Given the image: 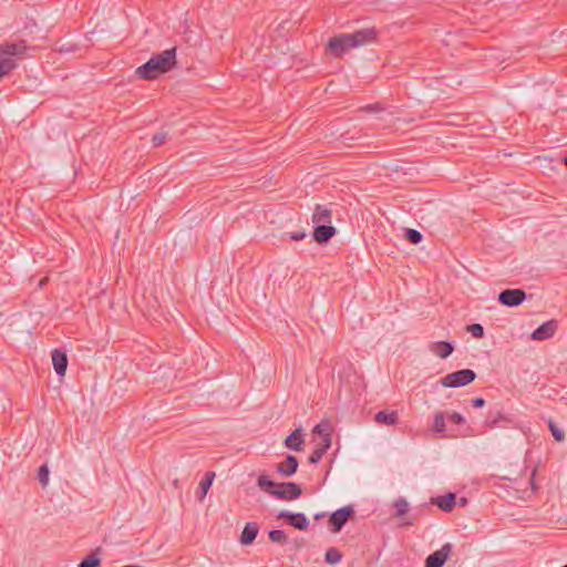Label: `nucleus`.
<instances>
[{"mask_svg": "<svg viewBox=\"0 0 567 567\" xmlns=\"http://www.w3.org/2000/svg\"><path fill=\"white\" fill-rule=\"evenodd\" d=\"M298 466V458L295 455L288 454L282 462L276 465V472L284 477H290L296 474Z\"/></svg>", "mask_w": 567, "mask_h": 567, "instance_id": "nucleus-10", "label": "nucleus"}, {"mask_svg": "<svg viewBox=\"0 0 567 567\" xmlns=\"http://www.w3.org/2000/svg\"><path fill=\"white\" fill-rule=\"evenodd\" d=\"M453 551V545L445 543L439 550L430 554L424 561V567H443Z\"/></svg>", "mask_w": 567, "mask_h": 567, "instance_id": "nucleus-6", "label": "nucleus"}, {"mask_svg": "<svg viewBox=\"0 0 567 567\" xmlns=\"http://www.w3.org/2000/svg\"><path fill=\"white\" fill-rule=\"evenodd\" d=\"M324 454H322L321 449H315V451L310 454L308 461L310 464H317L320 462Z\"/></svg>", "mask_w": 567, "mask_h": 567, "instance_id": "nucleus-33", "label": "nucleus"}, {"mask_svg": "<svg viewBox=\"0 0 567 567\" xmlns=\"http://www.w3.org/2000/svg\"><path fill=\"white\" fill-rule=\"evenodd\" d=\"M259 533V525L256 522H249L245 525L241 535L240 543L245 546L250 545L256 539Z\"/></svg>", "mask_w": 567, "mask_h": 567, "instance_id": "nucleus-15", "label": "nucleus"}, {"mask_svg": "<svg viewBox=\"0 0 567 567\" xmlns=\"http://www.w3.org/2000/svg\"><path fill=\"white\" fill-rule=\"evenodd\" d=\"M277 518L286 519L290 526L299 530H306L309 526V520L303 513H291L289 511H281L277 515Z\"/></svg>", "mask_w": 567, "mask_h": 567, "instance_id": "nucleus-9", "label": "nucleus"}, {"mask_svg": "<svg viewBox=\"0 0 567 567\" xmlns=\"http://www.w3.org/2000/svg\"><path fill=\"white\" fill-rule=\"evenodd\" d=\"M498 301L501 305L514 308L522 305L526 300V292L523 289H505L499 292Z\"/></svg>", "mask_w": 567, "mask_h": 567, "instance_id": "nucleus-7", "label": "nucleus"}, {"mask_svg": "<svg viewBox=\"0 0 567 567\" xmlns=\"http://www.w3.org/2000/svg\"><path fill=\"white\" fill-rule=\"evenodd\" d=\"M101 551V547L95 548L89 556H86L79 563L78 567H100Z\"/></svg>", "mask_w": 567, "mask_h": 567, "instance_id": "nucleus-20", "label": "nucleus"}, {"mask_svg": "<svg viewBox=\"0 0 567 567\" xmlns=\"http://www.w3.org/2000/svg\"><path fill=\"white\" fill-rule=\"evenodd\" d=\"M284 444L287 449L292 450L295 452H300L303 450L305 445V436L301 429H296L292 431L284 441Z\"/></svg>", "mask_w": 567, "mask_h": 567, "instance_id": "nucleus-12", "label": "nucleus"}, {"mask_svg": "<svg viewBox=\"0 0 567 567\" xmlns=\"http://www.w3.org/2000/svg\"><path fill=\"white\" fill-rule=\"evenodd\" d=\"M557 329V322L555 320H549L540 324L537 329H535L532 333V339L537 341H544L551 338Z\"/></svg>", "mask_w": 567, "mask_h": 567, "instance_id": "nucleus-11", "label": "nucleus"}, {"mask_svg": "<svg viewBox=\"0 0 567 567\" xmlns=\"http://www.w3.org/2000/svg\"><path fill=\"white\" fill-rule=\"evenodd\" d=\"M331 446V435L330 433H323L322 439H320V442L317 443L316 449H321L322 454H326V452Z\"/></svg>", "mask_w": 567, "mask_h": 567, "instance_id": "nucleus-28", "label": "nucleus"}, {"mask_svg": "<svg viewBox=\"0 0 567 567\" xmlns=\"http://www.w3.org/2000/svg\"><path fill=\"white\" fill-rule=\"evenodd\" d=\"M476 379V373L471 369H462L446 374L441 379V384L445 388H458L472 383Z\"/></svg>", "mask_w": 567, "mask_h": 567, "instance_id": "nucleus-5", "label": "nucleus"}, {"mask_svg": "<svg viewBox=\"0 0 567 567\" xmlns=\"http://www.w3.org/2000/svg\"><path fill=\"white\" fill-rule=\"evenodd\" d=\"M167 140V133L166 132H158L153 135L152 137V144L154 147H158L163 145Z\"/></svg>", "mask_w": 567, "mask_h": 567, "instance_id": "nucleus-31", "label": "nucleus"}, {"mask_svg": "<svg viewBox=\"0 0 567 567\" xmlns=\"http://www.w3.org/2000/svg\"><path fill=\"white\" fill-rule=\"evenodd\" d=\"M432 430L436 433L445 432V415L443 412H436L434 414Z\"/></svg>", "mask_w": 567, "mask_h": 567, "instance_id": "nucleus-22", "label": "nucleus"}, {"mask_svg": "<svg viewBox=\"0 0 567 567\" xmlns=\"http://www.w3.org/2000/svg\"><path fill=\"white\" fill-rule=\"evenodd\" d=\"M374 421L382 425H395L399 422V413L394 410H382L374 415Z\"/></svg>", "mask_w": 567, "mask_h": 567, "instance_id": "nucleus-17", "label": "nucleus"}, {"mask_svg": "<svg viewBox=\"0 0 567 567\" xmlns=\"http://www.w3.org/2000/svg\"><path fill=\"white\" fill-rule=\"evenodd\" d=\"M467 331L476 339H482L484 337V328L480 323H473L467 327Z\"/></svg>", "mask_w": 567, "mask_h": 567, "instance_id": "nucleus-29", "label": "nucleus"}, {"mask_svg": "<svg viewBox=\"0 0 567 567\" xmlns=\"http://www.w3.org/2000/svg\"><path fill=\"white\" fill-rule=\"evenodd\" d=\"M324 516H326V513H317V514L315 515V519H316V520H319V519L323 518Z\"/></svg>", "mask_w": 567, "mask_h": 567, "instance_id": "nucleus-38", "label": "nucleus"}, {"mask_svg": "<svg viewBox=\"0 0 567 567\" xmlns=\"http://www.w3.org/2000/svg\"><path fill=\"white\" fill-rule=\"evenodd\" d=\"M472 405L474 408H483L485 405V400L483 398H475L472 400Z\"/></svg>", "mask_w": 567, "mask_h": 567, "instance_id": "nucleus-37", "label": "nucleus"}, {"mask_svg": "<svg viewBox=\"0 0 567 567\" xmlns=\"http://www.w3.org/2000/svg\"><path fill=\"white\" fill-rule=\"evenodd\" d=\"M353 515L354 509L351 506H344L333 512L329 517L331 530L333 533L340 532Z\"/></svg>", "mask_w": 567, "mask_h": 567, "instance_id": "nucleus-8", "label": "nucleus"}, {"mask_svg": "<svg viewBox=\"0 0 567 567\" xmlns=\"http://www.w3.org/2000/svg\"><path fill=\"white\" fill-rule=\"evenodd\" d=\"M450 420H451V422H453L455 424H463V423H465L464 416L461 413H457V412H453L450 415Z\"/></svg>", "mask_w": 567, "mask_h": 567, "instance_id": "nucleus-36", "label": "nucleus"}, {"mask_svg": "<svg viewBox=\"0 0 567 567\" xmlns=\"http://www.w3.org/2000/svg\"><path fill=\"white\" fill-rule=\"evenodd\" d=\"M285 235L288 236L289 239L293 241L302 240L307 236L306 231H291L286 233Z\"/></svg>", "mask_w": 567, "mask_h": 567, "instance_id": "nucleus-34", "label": "nucleus"}, {"mask_svg": "<svg viewBox=\"0 0 567 567\" xmlns=\"http://www.w3.org/2000/svg\"><path fill=\"white\" fill-rule=\"evenodd\" d=\"M173 485L175 488H178L179 487V481L176 478L173 481Z\"/></svg>", "mask_w": 567, "mask_h": 567, "instance_id": "nucleus-40", "label": "nucleus"}, {"mask_svg": "<svg viewBox=\"0 0 567 567\" xmlns=\"http://www.w3.org/2000/svg\"><path fill=\"white\" fill-rule=\"evenodd\" d=\"M503 420H505V416L501 412H498L494 417H492L487 421V425L489 427L494 429V427L498 426V423Z\"/></svg>", "mask_w": 567, "mask_h": 567, "instance_id": "nucleus-35", "label": "nucleus"}, {"mask_svg": "<svg viewBox=\"0 0 567 567\" xmlns=\"http://www.w3.org/2000/svg\"><path fill=\"white\" fill-rule=\"evenodd\" d=\"M49 467L45 464L41 465L38 470V480L43 487H45L49 483Z\"/></svg>", "mask_w": 567, "mask_h": 567, "instance_id": "nucleus-26", "label": "nucleus"}, {"mask_svg": "<svg viewBox=\"0 0 567 567\" xmlns=\"http://www.w3.org/2000/svg\"><path fill=\"white\" fill-rule=\"evenodd\" d=\"M268 537L274 543H285L287 540L286 533L280 529H272L268 533Z\"/></svg>", "mask_w": 567, "mask_h": 567, "instance_id": "nucleus-27", "label": "nucleus"}, {"mask_svg": "<svg viewBox=\"0 0 567 567\" xmlns=\"http://www.w3.org/2000/svg\"><path fill=\"white\" fill-rule=\"evenodd\" d=\"M549 430L551 432V435L555 437L556 441L561 442L565 439V433L561 429H559L553 421H549Z\"/></svg>", "mask_w": 567, "mask_h": 567, "instance_id": "nucleus-30", "label": "nucleus"}, {"mask_svg": "<svg viewBox=\"0 0 567 567\" xmlns=\"http://www.w3.org/2000/svg\"><path fill=\"white\" fill-rule=\"evenodd\" d=\"M336 234V228L330 225L318 224L313 229V239L319 244L328 243Z\"/></svg>", "mask_w": 567, "mask_h": 567, "instance_id": "nucleus-13", "label": "nucleus"}, {"mask_svg": "<svg viewBox=\"0 0 567 567\" xmlns=\"http://www.w3.org/2000/svg\"><path fill=\"white\" fill-rule=\"evenodd\" d=\"M52 363L58 375L63 377L68 368V357L64 350L54 349L52 352Z\"/></svg>", "mask_w": 567, "mask_h": 567, "instance_id": "nucleus-14", "label": "nucleus"}, {"mask_svg": "<svg viewBox=\"0 0 567 567\" xmlns=\"http://www.w3.org/2000/svg\"><path fill=\"white\" fill-rule=\"evenodd\" d=\"M433 503L443 512H451L456 505V495L454 493H447L442 496H437L433 499Z\"/></svg>", "mask_w": 567, "mask_h": 567, "instance_id": "nucleus-18", "label": "nucleus"}, {"mask_svg": "<svg viewBox=\"0 0 567 567\" xmlns=\"http://www.w3.org/2000/svg\"><path fill=\"white\" fill-rule=\"evenodd\" d=\"M176 48L173 47L153 54L148 61L136 69L135 74L147 81L157 79L161 74L169 72L176 66Z\"/></svg>", "mask_w": 567, "mask_h": 567, "instance_id": "nucleus-2", "label": "nucleus"}, {"mask_svg": "<svg viewBox=\"0 0 567 567\" xmlns=\"http://www.w3.org/2000/svg\"><path fill=\"white\" fill-rule=\"evenodd\" d=\"M214 478H215L214 472H207L205 474L204 478L199 483L198 499L203 501L205 498L209 488L213 485Z\"/></svg>", "mask_w": 567, "mask_h": 567, "instance_id": "nucleus-21", "label": "nucleus"}, {"mask_svg": "<svg viewBox=\"0 0 567 567\" xmlns=\"http://www.w3.org/2000/svg\"><path fill=\"white\" fill-rule=\"evenodd\" d=\"M368 109L371 111H377V110H379V106L378 105H373V106L369 105Z\"/></svg>", "mask_w": 567, "mask_h": 567, "instance_id": "nucleus-41", "label": "nucleus"}, {"mask_svg": "<svg viewBox=\"0 0 567 567\" xmlns=\"http://www.w3.org/2000/svg\"><path fill=\"white\" fill-rule=\"evenodd\" d=\"M328 429H329V423L321 422L313 427L312 432H313V434H318L319 437L322 439L323 433H329Z\"/></svg>", "mask_w": 567, "mask_h": 567, "instance_id": "nucleus-32", "label": "nucleus"}, {"mask_svg": "<svg viewBox=\"0 0 567 567\" xmlns=\"http://www.w3.org/2000/svg\"><path fill=\"white\" fill-rule=\"evenodd\" d=\"M467 504V499L465 497L460 498L458 506H465Z\"/></svg>", "mask_w": 567, "mask_h": 567, "instance_id": "nucleus-39", "label": "nucleus"}, {"mask_svg": "<svg viewBox=\"0 0 567 567\" xmlns=\"http://www.w3.org/2000/svg\"><path fill=\"white\" fill-rule=\"evenodd\" d=\"M393 506L395 508V517H401L409 512V503L405 498L399 497L394 501Z\"/></svg>", "mask_w": 567, "mask_h": 567, "instance_id": "nucleus-23", "label": "nucleus"}, {"mask_svg": "<svg viewBox=\"0 0 567 567\" xmlns=\"http://www.w3.org/2000/svg\"><path fill=\"white\" fill-rule=\"evenodd\" d=\"M430 350L440 358L446 359L453 353L454 347L449 341H437L430 346Z\"/></svg>", "mask_w": 567, "mask_h": 567, "instance_id": "nucleus-19", "label": "nucleus"}, {"mask_svg": "<svg viewBox=\"0 0 567 567\" xmlns=\"http://www.w3.org/2000/svg\"><path fill=\"white\" fill-rule=\"evenodd\" d=\"M331 218V210L328 207L323 205H316L312 214V223L315 226L318 224L330 225Z\"/></svg>", "mask_w": 567, "mask_h": 567, "instance_id": "nucleus-16", "label": "nucleus"}, {"mask_svg": "<svg viewBox=\"0 0 567 567\" xmlns=\"http://www.w3.org/2000/svg\"><path fill=\"white\" fill-rule=\"evenodd\" d=\"M28 45L24 40L6 41L0 44V79L9 75L27 58Z\"/></svg>", "mask_w": 567, "mask_h": 567, "instance_id": "nucleus-3", "label": "nucleus"}, {"mask_svg": "<svg viewBox=\"0 0 567 567\" xmlns=\"http://www.w3.org/2000/svg\"><path fill=\"white\" fill-rule=\"evenodd\" d=\"M257 486L270 496L286 502L298 499L302 494L299 484L295 482L276 483L266 475L258 477Z\"/></svg>", "mask_w": 567, "mask_h": 567, "instance_id": "nucleus-4", "label": "nucleus"}, {"mask_svg": "<svg viewBox=\"0 0 567 567\" xmlns=\"http://www.w3.org/2000/svg\"><path fill=\"white\" fill-rule=\"evenodd\" d=\"M379 31L374 27L362 28L352 33H341L331 38L328 50L336 56H342L348 50L368 45L377 41Z\"/></svg>", "mask_w": 567, "mask_h": 567, "instance_id": "nucleus-1", "label": "nucleus"}, {"mask_svg": "<svg viewBox=\"0 0 567 567\" xmlns=\"http://www.w3.org/2000/svg\"><path fill=\"white\" fill-rule=\"evenodd\" d=\"M405 238L411 243V244H419L422 241L423 239V236L422 234L416 230V229H412V228H409L405 230Z\"/></svg>", "mask_w": 567, "mask_h": 567, "instance_id": "nucleus-25", "label": "nucleus"}, {"mask_svg": "<svg viewBox=\"0 0 567 567\" xmlns=\"http://www.w3.org/2000/svg\"><path fill=\"white\" fill-rule=\"evenodd\" d=\"M342 556L337 548H329L326 551L324 559L328 564H337L341 560Z\"/></svg>", "mask_w": 567, "mask_h": 567, "instance_id": "nucleus-24", "label": "nucleus"}]
</instances>
